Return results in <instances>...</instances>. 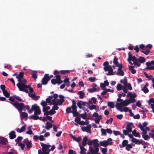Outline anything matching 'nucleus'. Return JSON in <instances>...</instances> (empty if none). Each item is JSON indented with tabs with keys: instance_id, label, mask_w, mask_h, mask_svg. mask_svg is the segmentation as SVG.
Instances as JSON below:
<instances>
[{
	"instance_id": "obj_1",
	"label": "nucleus",
	"mask_w": 154,
	"mask_h": 154,
	"mask_svg": "<svg viewBox=\"0 0 154 154\" xmlns=\"http://www.w3.org/2000/svg\"><path fill=\"white\" fill-rule=\"evenodd\" d=\"M10 103L18 110L19 112H21L24 109V105L23 103H19L16 101L14 103L11 102H10Z\"/></svg>"
},
{
	"instance_id": "obj_2",
	"label": "nucleus",
	"mask_w": 154,
	"mask_h": 154,
	"mask_svg": "<svg viewBox=\"0 0 154 154\" xmlns=\"http://www.w3.org/2000/svg\"><path fill=\"white\" fill-rule=\"evenodd\" d=\"M72 113L73 114V116L75 117H78L79 116L80 113L77 111V107L76 106V102L74 100H73L72 101Z\"/></svg>"
},
{
	"instance_id": "obj_3",
	"label": "nucleus",
	"mask_w": 154,
	"mask_h": 154,
	"mask_svg": "<svg viewBox=\"0 0 154 154\" xmlns=\"http://www.w3.org/2000/svg\"><path fill=\"white\" fill-rule=\"evenodd\" d=\"M42 147V151L43 154H49L50 151V149L48 148L51 147V145H47L43 143H41Z\"/></svg>"
},
{
	"instance_id": "obj_4",
	"label": "nucleus",
	"mask_w": 154,
	"mask_h": 154,
	"mask_svg": "<svg viewBox=\"0 0 154 154\" xmlns=\"http://www.w3.org/2000/svg\"><path fill=\"white\" fill-rule=\"evenodd\" d=\"M120 82L122 83H123L124 85L126 87V88H127L128 89L130 90L132 89L131 85L130 84L128 83L127 80L126 78H125L123 79H121L120 81Z\"/></svg>"
},
{
	"instance_id": "obj_5",
	"label": "nucleus",
	"mask_w": 154,
	"mask_h": 154,
	"mask_svg": "<svg viewBox=\"0 0 154 154\" xmlns=\"http://www.w3.org/2000/svg\"><path fill=\"white\" fill-rule=\"evenodd\" d=\"M48 74H45L44 77L42 78V84L43 85H46L47 84L48 82L50 80V77L48 76Z\"/></svg>"
},
{
	"instance_id": "obj_6",
	"label": "nucleus",
	"mask_w": 154,
	"mask_h": 154,
	"mask_svg": "<svg viewBox=\"0 0 154 154\" xmlns=\"http://www.w3.org/2000/svg\"><path fill=\"white\" fill-rule=\"evenodd\" d=\"M128 61H131L132 60L133 61V64L137 66H140V63H137L138 62V59H137L135 56H132L130 59H128Z\"/></svg>"
},
{
	"instance_id": "obj_7",
	"label": "nucleus",
	"mask_w": 154,
	"mask_h": 154,
	"mask_svg": "<svg viewBox=\"0 0 154 154\" xmlns=\"http://www.w3.org/2000/svg\"><path fill=\"white\" fill-rule=\"evenodd\" d=\"M17 86L20 91H22L21 89H24L29 88V85H27L24 83H18L17 84Z\"/></svg>"
},
{
	"instance_id": "obj_8",
	"label": "nucleus",
	"mask_w": 154,
	"mask_h": 154,
	"mask_svg": "<svg viewBox=\"0 0 154 154\" xmlns=\"http://www.w3.org/2000/svg\"><path fill=\"white\" fill-rule=\"evenodd\" d=\"M98 140L97 139H95L93 140V144L94 147L95 148L94 150L96 152H98L99 151V149L98 147L99 146V144L98 143Z\"/></svg>"
},
{
	"instance_id": "obj_9",
	"label": "nucleus",
	"mask_w": 154,
	"mask_h": 154,
	"mask_svg": "<svg viewBox=\"0 0 154 154\" xmlns=\"http://www.w3.org/2000/svg\"><path fill=\"white\" fill-rule=\"evenodd\" d=\"M91 125L89 124L86 127H82V130L83 131H86L87 132L91 133Z\"/></svg>"
},
{
	"instance_id": "obj_10",
	"label": "nucleus",
	"mask_w": 154,
	"mask_h": 154,
	"mask_svg": "<svg viewBox=\"0 0 154 154\" xmlns=\"http://www.w3.org/2000/svg\"><path fill=\"white\" fill-rule=\"evenodd\" d=\"M8 142V139L6 138L2 137L0 140V144L3 146H5Z\"/></svg>"
},
{
	"instance_id": "obj_11",
	"label": "nucleus",
	"mask_w": 154,
	"mask_h": 154,
	"mask_svg": "<svg viewBox=\"0 0 154 154\" xmlns=\"http://www.w3.org/2000/svg\"><path fill=\"white\" fill-rule=\"evenodd\" d=\"M39 107L37 104H35L32 105L31 107V109L28 110V112L30 114L31 113L33 110L35 111L37 109H38Z\"/></svg>"
},
{
	"instance_id": "obj_12",
	"label": "nucleus",
	"mask_w": 154,
	"mask_h": 154,
	"mask_svg": "<svg viewBox=\"0 0 154 154\" xmlns=\"http://www.w3.org/2000/svg\"><path fill=\"white\" fill-rule=\"evenodd\" d=\"M101 146H103L105 147H106L108 145L111 144L112 143V142L110 143L108 142V141H101L99 142Z\"/></svg>"
},
{
	"instance_id": "obj_13",
	"label": "nucleus",
	"mask_w": 154,
	"mask_h": 154,
	"mask_svg": "<svg viewBox=\"0 0 154 154\" xmlns=\"http://www.w3.org/2000/svg\"><path fill=\"white\" fill-rule=\"evenodd\" d=\"M123 106L121 102L119 103H117L116 105V107L118 110H119L121 112H122L123 110L122 109V107Z\"/></svg>"
},
{
	"instance_id": "obj_14",
	"label": "nucleus",
	"mask_w": 154,
	"mask_h": 154,
	"mask_svg": "<svg viewBox=\"0 0 154 154\" xmlns=\"http://www.w3.org/2000/svg\"><path fill=\"white\" fill-rule=\"evenodd\" d=\"M138 127L142 131L143 134H147V131L146 130L144 129L142 125L141 124H139L138 125Z\"/></svg>"
},
{
	"instance_id": "obj_15",
	"label": "nucleus",
	"mask_w": 154,
	"mask_h": 154,
	"mask_svg": "<svg viewBox=\"0 0 154 154\" xmlns=\"http://www.w3.org/2000/svg\"><path fill=\"white\" fill-rule=\"evenodd\" d=\"M9 138L11 139H13L16 137L15 132L14 131H12L9 134Z\"/></svg>"
},
{
	"instance_id": "obj_16",
	"label": "nucleus",
	"mask_w": 154,
	"mask_h": 154,
	"mask_svg": "<svg viewBox=\"0 0 154 154\" xmlns=\"http://www.w3.org/2000/svg\"><path fill=\"white\" fill-rule=\"evenodd\" d=\"M42 117L40 118L37 115L34 114L33 115H32L31 116H29V119H32L35 120H36L37 119H40L41 120V118Z\"/></svg>"
},
{
	"instance_id": "obj_17",
	"label": "nucleus",
	"mask_w": 154,
	"mask_h": 154,
	"mask_svg": "<svg viewBox=\"0 0 154 154\" xmlns=\"http://www.w3.org/2000/svg\"><path fill=\"white\" fill-rule=\"evenodd\" d=\"M133 124L132 122H130L128 123L126 127V130L128 131L129 132H131L132 131V129L131 128V126Z\"/></svg>"
},
{
	"instance_id": "obj_18",
	"label": "nucleus",
	"mask_w": 154,
	"mask_h": 154,
	"mask_svg": "<svg viewBox=\"0 0 154 154\" xmlns=\"http://www.w3.org/2000/svg\"><path fill=\"white\" fill-rule=\"evenodd\" d=\"M53 126L51 123L49 122H47L45 124V128L47 130H49Z\"/></svg>"
},
{
	"instance_id": "obj_19",
	"label": "nucleus",
	"mask_w": 154,
	"mask_h": 154,
	"mask_svg": "<svg viewBox=\"0 0 154 154\" xmlns=\"http://www.w3.org/2000/svg\"><path fill=\"white\" fill-rule=\"evenodd\" d=\"M79 147L81 150L80 152V154H86V149L83 146L79 145Z\"/></svg>"
},
{
	"instance_id": "obj_20",
	"label": "nucleus",
	"mask_w": 154,
	"mask_h": 154,
	"mask_svg": "<svg viewBox=\"0 0 154 154\" xmlns=\"http://www.w3.org/2000/svg\"><path fill=\"white\" fill-rule=\"evenodd\" d=\"M70 135L73 140L77 142H79L81 140V137H76L72 134H71Z\"/></svg>"
},
{
	"instance_id": "obj_21",
	"label": "nucleus",
	"mask_w": 154,
	"mask_h": 154,
	"mask_svg": "<svg viewBox=\"0 0 154 154\" xmlns=\"http://www.w3.org/2000/svg\"><path fill=\"white\" fill-rule=\"evenodd\" d=\"M25 128L26 126L25 125H24L22 126L20 129L19 128H17L16 130L17 132L19 133H21L25 131Z\"/></svg>"
},
{
	"instance_id": "obj_22",
	"label": "nucleus",
	"mask_w": 154,
	"mask_h": 154,
	"mask_svg": "<svg viewBox=\"0 0 154 154\" xmlns=\"http://www.w3.org/2000/svg\"><path fill=\"white\" fill-rule=\"evenodd\" d=\"M88 140L87 137L86 136H85L83 139V141L82 143V146H85L87 144V142Z\"/></svg>"
},
{
	"instance_id": "obj_23",
	"label": "nucleus",
	"mask_w": 154,
	"mask_h": 154,
	"mask_svg": "<svg viewBox=\"0 0 154 154\" xmlns=\"http://www.w3.org/2000/svg\"><path fill=\"white\" fill-rule=\"evenodd\" d=\"M118 59L116 56H115L114 57L113 63L116 67L119 66L118 65L119 64L118 61Z\"/></svg>"
},
{
	"instance_id": "obj_24",
	"label": "nucleus",
	"mask_w": 154,
	"mask_h": 154,
	"mask_svg": "<svg viewBox=\"0 0 154 154\" xmlns=\"http://www.w3.org/2000/svg\"><path fill=\"white\" fill-rule=\"evenodd\" d=\"M146 65L147 66L146 67V69H153L154 70V66H152L151 67L150 63L149 62H146Z\"/></svg>"
},
{
	"instance_id": "obj_25",
	"label": "nucleus",
	"mask_w": 154,
	"mask_h": 154,
	"mask_svg": "<svg viewBox=\"0 0 154 154\" xmlns=\"http://www.w3.org/2000/svg\"><path fill=\"white\" fill-rule=\"evenodd\" d=\"M134 66H129L128 67L129 70L131 71L132 74H135L136 72V70L134 69Z\"/></svg>"
},
{
	"instance_id": "obj_26",
	"label": "nucleus",
	"mask_w": 154,
	"mask_h": 154,
	"mask_svg": "<svg viewBox=\"0 0 154 154\" xmlns=\"http://www.w3.org/2000/svg\"><path fill=\"white\" fill-rule=\"evenodd\" d=\"M140 139V140L134 138L133 139H132L131 141L133 143H135V144H138V145L140 144L141 143Z\"/></svg>"
},
{
	"instance_id": "obj_27",
	"label": "nucleus",
	"mask_w": 154,
	"mask_h": 154,
	"mask_svg": "<svg viewBox=\"0 0 154 154\" xmlns=\"http://www.w3.org/2000/svg\"><path fill=\"white\" fill-rule=\"evenodd\" d=\"M133 134L135 137H140V135L139 132H137V131L135 129H134L132 132Z\"/></svg>"
},
{
	"instance_id": "obj_28",
	"label": "nucleus",
	"mask_w": 154,
	"mask_h": 154,
	"mask_svg": "<svg viewBox=\"0 0 154 154\" xmlns=\"http://www.w3.org/2000/svg\"><path fill=\"white\" fill-rule=\"evenodd\" d=\"M117 70L118 71L116 73V74L117 75H120L121 76H123L124 75V72L122 70V69Z\"/></svg>"
},
{
	"instance_id": "obj_29",
	"label": "nucleus",
	"mask_w": 154,
	"mask_h": 154,
	"mask_svg": "<svg viewBox=\"0 0 154 154\" xmlns=\"http://www.w3.org/2000/svg\"><path fill=\"white\" fill-rule=\"evenodd\" d=\"M26 145L27 148L29 149L31 148L32 146V144L31 142L29 141V140H27L26 143Z\"/></svg>"
},
{
	"instance_id": "obj_30",
	"label": "nucleus",
	"mask_w": 154,
	"mask_h": 154,
	"mask_svg": "<svg viewBox=\"0 0 154 154\" xmlns=\"http://www.w3.org/2000/svg\"><path fill=\"white\" fill-rule=\"evenodd\" d=\"M113 75V70L112 68V66L111 68H109V69L108 71V73L106 74V75Z\"/></svg>"
},
{
	"instance_id": "obj_31",
	"label": "nucleus",
	"mask_w": 154,
	"mask_h": 154,
	"mask_svg": "<svg viewBox=\"0 0 154 154\" xmlns=\"http://www.w3.org/2000/svg\"><path fill=\"white\" fill-rule=\"evenodd\" d=\"M28 114L27 113L24 112H21L20 113V117L22 119H24L27 117Z\"/></svg>"
},
{
	"instance_id": "obj_32",
	"label": "nucleus",
	"mask_w": 154,
	"mask_h": 154,
	"mask_svg": "<svg viewBox=\"0 0 154 154\" xmlns=\"http://www.w3.org/2000/svg\"><path fill=\"white\" fill-rule=\"evenodd\" d=\"M121 103L123 106H126L130 104L128 100H123L122 102Z\"/></svg>"
},
{
	"instance_id": "obj_33",
	"label": "nucleus",
	"mask_w": 154,
	"mask_h": 154,
	"mask_svg": "<svg viewBox=\"0 0 154 154\" xmlns=\"http://www.w3.org/2000/svg\"><path fill=\"white\" fill-rule=\"evenodd\" d=\"M23 137H18L16 139H15V141L16 143H21V140L23 139Z\"/></svg>"
},
{
	"instance_id": "obj_34",
	"label": "nucleus",
	"mask_w": 154,
	"mask_h": 154,
	"mask_svg": "<svg viewBox=\"0 0 154 154\" xmlns=\"http://www.w3.org/2000/svg\"><path fill=\"white\" fill-rule=\"evenodd\" d=\"M37 72L35 71H34L32 72V77L34 79H36L37 78Z\"/></svg>"
},
{
	"instance_id": "obj_35",
	"label": "nucleus",
	"mask_w": 154,
	"mask_h": 154,
	"mask_svg": "<svg viewBox=\"0 0 154 154\" xmlns=\"http://www.w3.org/2000/svg\"><path fill=\"white\" fill-rule=\"evenodd\" d=\"M24 75V72H20L18 75L16 76L17 79H22Z\"/></svg>"
},
{
	"instance_id": "obj_36",
	"label": "nucleus",
	"mask_w": 154,
	"mask_h": 154,
	"mask_svg": "<svg viewBox=\"0 0 154 154\" xmlns=\"http://www.w3.org/2000/svg\"><path fill=\"white\" fill-rule=\"evenodd\" d=\"M78 94L79 95V97L81 99H83L84 97L85 94L82 91H79L78 92Z\"/></svg>"
},
{
	"instance_id": "obj_37",
	"label": "nucleus",
	"mask_w": 154,
	"mask_h": 154,
	"mask_svg": "<svg viewBox=\"0 0 154 154\" xmlns=\"http://www.w3.org/2000/svg\"><path fill=\"white\" fill-rule=\"evenodd\" d=\"M89 149L91 154H97V153L98 152H96L94 150V149L91 146L89 147Z\"/></svg>"
},
{
	"instance_id": "obj_38",
	"label": "nucleus",
	"mask_w": 154,
	"mask_h": 154,
	"mask_svg": "<svg viewBox=\"0 0 154 154\" xmlns=\"http://www.w3.org/2000/svg\"><path fill=\"white\" fill-rule=\"evenodd\" d=\"M138 60H139L138 62L141 63L144 62L146 60L144 58L142 57H140L138 59Z\"/></svg>"
},
{
	"instance_id": "obj_39",
	"label": "nucleus",
	"mask_w": 154,
	"mask_h": 154,
	"mask_svg": "<svg viewBox=\"0 0 154 154\" xmlns=\"http://www.w3.org/2000/svg\"><path fill=\"white\" fill-rule=\"evenodd\" d=\"M107 105L111 108H113L114 107V104L112 102H108L107 103Z\"/></svg>"
},
{
	"instance_id": "obj_40",
	"label": "nucleus",
	"mask_w": 154,
	"mask_h": 154,
	"mask_svg": "<svg viewBox=\"0 0 154 154\" xmlns=\"http://www.w3.org/2000/svg\"><path fill=\"white\" fill-rule=\"evenodd\" d=\"M80 120L81 118L80 116H79L78 117H76L75 119V122H76L77 123H75L74 124V125L76 126L77 125V124H78V123L80 122Z\"/></svg>"
},
{
	"instance_id": "obj_41",
	"label": "nucleus",
	"mask_w": 154,
	"mask_h": 154,
	"mask_svg": "<svg viewBox=\"0 0 154 154\" xmlns=\"http://www.w3.org/2000/svg\"><path fill=\"white\" fill-rule=\"evenodd\" d=\"M72 105L71 107H67L66 109V112L67 113H72V111L71 110V109H72Z\"/></svg>"
},
{
	"instance_id": "obj_42",
	"label": "nucleus",
	"mask_w": 154,
	"mask_h": 154,
	"mask_svg": "<svg viewBox=\"0 0 154 154\" xmlns=\"http://www.w3.org/2000/svg\"><path fill=\"white\" fill-rule=\"evenodd\" d=\"M128 141L127 140H124L122 143V145L123 147H125L128 144Z\"/></svg>"
},
{
	"instance_id": "obj_43",
	"label": "nucleus",
	"mask_w": 154,
	"mask_h": 154,
	"mask_svg": "<svg viewBox=\"0 0 154 154\" xmlns=\"http://www.w3.org/2000/svg\"><path fill=\"white\" fill-rule=\"evenodd\" d=\"M2 92L4 95L5 96V97H9L10 94L6 90L3 91Z\"/></svg>"
},
{
	"instance_id": "obj_44",
	"label": "nucleus",
	"mask_w": 154,
	"mask_h": 154,
	"mask_svg": "<svg viewBox=\"0 0 154 154\" xmlns=\"http://www.w3.org/2000/svg\"><path fill=\"white\" fill-rule=\"evenodd\" d=\"M41 113V110L39 109V107H38V109H37L34 112V114L35 115H40Z\"/></svg>"
},
{
	"instance_id": "obj_45",
	"label": "nucleus",
	"mask_w": 154,
	"mask_h": 154,
	"mask_svg": "<svg viewBox=\"0 0 154 154\" xmlns=\"http://www.w3.org/2000/svg\"><path fill=\"white\" fill-rule=\"evenodd\" d=\"M128 102L130 104L131 103H134L136 102V99L132 97H131L128 100Z\"/></svg>"
},
{
	"instance_id": "obj_46",
	"label": "nucleus",
	"mask_w": 154,
	"mask_h": 154,
	"mask_svg": "<svg viewBox=\"0 0 154 154\" xmlns=\"http://www.w3.org/2000/svg\"><path fill=\"white\" fill-rule=\"evenodd\" d=\"M141 91H143V92L145 93H148L149 91V89L147 88V87H144L142 88L141 89Z\"/></svg>"
},
{
	"instance_id": "obj_47",
	"label": "nucleus",
	"mask_w": 154,
	"mask_h": 154,
	"mask_svg": "<svg viewBox=\"0 0 154 154\" xmlns=\"http://www.w3.org/2000/svg\"><path fill=\"white\" fill-rule=\"evenodd\" d=\"M142 137L145 140H147L150 138L147 134H142Z\"/></svg>"
},
{
	"instance_id": "obj_48",
	"label": "nucleus",
	"mask_w": 154,
	"mask_h": 154,
	"mask_svg": "<svg viewBox=\"0 0 154 154\" xmlns=\"http://www.w3.org/2000/svg\"><path fill=\"white\" fill-rule=\"evenodd\" d=\"M132 146L131 144H128L127 145L126 147V149L128 151L130 150V149L132 148Z\"/></svg>"
},
{
	"instance_id": "obj_49",
	"label": "nucleus",
	"mask_w": 154,
	"mask_h": 154,
	"mask_svg": "<svg viewBox=\"0 0 154 154\" xmlns=\"http://www.w3.org/2000/svg\"><path fill=\"white\" fill-rule=\"evenodd\" d=\"M13 97L14 98L17 99L20 102L23 101L22 99H21L19 96H17L15 95H14L13 96Z\"/></svg>"
},
{
	"instance_id": "obj_50",
	"label": "nucleus",
	"mask_w": 154,
	"mask_h": 154,
	"mask_svg": "<svg viewBox=\"0 0 154 154\" xmlns=\"http://www.w3.org/2000/svg\"><path fill=\"white\" fill-rule=\"evenodd\" d=\"M59 97L60 98V99L59 100H59V101H62L63 102H64L65 100L64 98H65V97L64 96L62 95H59Z\"/></svg>"
},
{
	"instance_id": "obj_51",
	"label": "nucleus",
	"mask_w": 154,
	"mask_h": 154,
	"mask_svg": "<svg viewBox=\"0 0 154 154\" xmlns=\"http://www.w3.org/2000/svg\"><path fill=\"white\" fill-rule=\"evenodd\" d=\"M123 87L121 84H119L117 85L116 88L118 91H120L122 89Z\"/></svg>"
},
{
	"instance_id": "obj_52",
	"label": "nucleus",
	"mask_w": 154,
	"mask_h": 154,
	"mask_svg": "<svg viewBox=\"0 0 154 154\" xmlns=\"http://www.w3.org/2000/svg\"><path fill=\"white\" fill-rule=\"evenodd\" d=\"M87 114L86 112L85 113L80 114V117H81L83 119H85L87 118Z\"/></svg>"
},
{
	"instance_id": "obj_53",
	"label": "nucleus",
	"mask_w": 154,
	"mask_h": 154,
	"mask_svg": "<svg viewBox=\"0 0 154 154\" xmlns=\"http://www.w3.org/2000/svg\"><path fill=\"white\" fill-rule=\"evenodd\" d=\"M96 91V88L94 87L92 88L89 89L88 90V91L90 93L95 92Z\"/></svg>"
},
{
	"instance_id": "obj_54",
	"label": "nucleus",
	"mask_w": 154,
	"mask_h": 154,
	"mask_svg": "<svg viewBox=\"0 0 154 154\" xmlns=\"http://www.w3.org/2000/svg\"><path fill=\"white\" fill-rule=\"evenodd\" d=\"M77 105L79 109H81V108H82V104L81 101L80 100L79 101L77 102Z\"/></svg>"
},
{
	"instance_id": "obj_55",
	"label": "nucleus",
	"mask_w": 154,
	"mask_h": 154,
	"mask_svg": "<svg viewBox=\"0 0 154 154\" xmlns=\"http://www.w3.org/2000/svg\"><path fill=\"white\" fill-rule=\"evenodd\" d=\"M141 51L143 53L146 55H148L150 53V51L149 49H146L145 51Z\"/></svg>"
},
{
	"instance_id": "obj_56",
	"label": "nucleus",
	"mask_w": 154,
	"mask_h": 154,
	"mask_svg": "<svg viewBox=\"0 0 154 154\" xmlns=\"http://www.w3.org/2000/svg\"><path fill=\"white\" fill-rule=\"evenodd\" d=\"M28 128H29V130L26 132V134L29 135L32 134H33V132L31 130L30 127L29 126Z\"/></svg>"
},
{
	"instance_id": "obj_57",
	"label": "nucleus",
	"mask_w": 154,
	"mask_h": 154,
	"mask_svg": "<svg viewBox=\"0 0 154 154\" xmlns=\"http://www.w3.org/2000/svg\"><path fill=\"white\" fill-rule=\"evenodd\" d=\"M18 146L21 147V149L23 150L25 147V145L24 143H18Z\"/></svg>"
},
{
	"instance_id": "obj_58",
	"label": "nucleus",
	"mask_w": 154,
	"mask_h": 154,
	"mask_svg": "<svg viewBox=\"0 0 154 154\" xmlns=\"http://www.w3.org/2000/svg\"><path fill=\"white\" fill-rule=\"evenodd\" d=\"M90 110H92L93 109H96V106L95 105H91V106L89 105V106L88 107Z\"/></svg>"
},
{
	"instance_id": "obj_59",
	"label": "nucleus",
	"mask_w": 154,
	"mask_h": 154,
	"mask_svg": "<svg viewBox=\"0 0 154 154\" xmlns=\"http://www.w3.org/2000/svg\"><path fill=\"white\" fill-rule=\"evenodd\" d=\"M140 142H141L140 144H141L142 145H149V143H148L145 142L142 139H140Z\"/></svg>"
},
{
	"instance_id": "obj_60",
	"label": "nucleus",
	"mask_w": 154,
	"mask_h": 154,
	"mask_svg": "<svg viewBox=\"0 0 154 154\" xmlns=\"http://www.w3.org/2000/svg\"><path fill=\"white\" fill-rule=\"evenodd\" d=\"M101 131L102 134L106 135V130L102 128L101 129Z\"/></svg>"
},
{
	"instance_id": "obj_61",
	"label": "nucleus",
	"mask_w": 154,
	"mask_h": 154,
	"mask_svg": "<svg viewBox=\"0 0 154 154\" xmlns=\"http://www.w3.org/2000/svg\"><path fill=\"white\" fill-rule=\"evenodd\" d=\"M49 111L50 112V115L51 116L55 114L56 112L55 111V110H54L52 108V109H51Z\"/></svg>"
},
{
	"instance_id": "obj_62",
	"label": "nucleus",
	"mask_w": 154,
	"mask_h": 154,
	"mask_svg": "<svg viewBox=\"0 0 154 154\" xmlns=\"http://www.w3.org/2000/svg\"><path fill=\"white\" fill-rule=\"evenodd\" d=\"M60 73L62 74H65L66 73H68L69 72V70H60Z\"/></svg>"
},
{
	"instance_id": "obj_63",
	"label": "nucleus",
	"mask_w": 154,
	"mask_h": 154,
	"mask_svg": "<svg viewBox=\"0 0 154 154\" xmlns=\"http://www.w3.org/2000/svg\"><path fill=\"white\" fill-rule=\"evenodd\" d=\"M111 66L110 65H109L108 66H104L103 67V69L105 71H108L109 68H111Z\"/></svg>"
},
{
	"instance_id": "obj_64",
	"label": "nucleus",
	"mask_w": 154,
	"mask_h": 154,
	"mask_svg": "<svg viewBox=\"0 0 154 154\" xmlns=\"http://www.w3.org/2000/svg\"><path fill=\"white\" fill-rule=\"evenodd\" d=\"M154 99L152 98H150L148 101V103L149 105H150L151 103H154Z\"/></svg>"
}]
</instances>
